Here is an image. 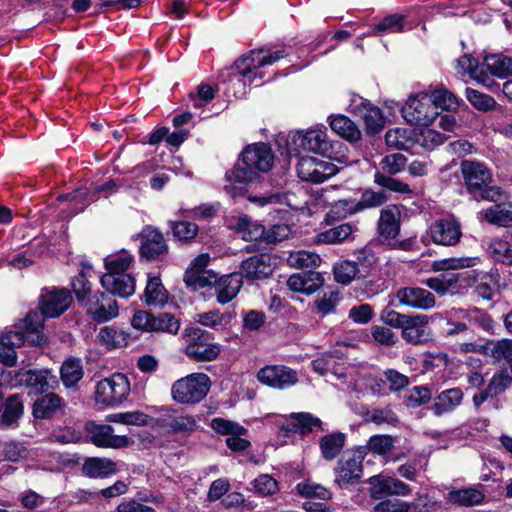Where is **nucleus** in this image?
<instances>
[{
  "mask_svg": "<svg viewBox=\"0 0 512 512\" xmlns=\"http://www.w3.org/2000/svg\"><path fill=\"white\" fill-rule=\"evenodd\" d=\"M229 228L234 230L236 233L242 234V239L244 241L254 242L246 246L245 250L248 253L257 251L259 249L258 244L264 243V225L253 222L251 217L247 214L239 216L234 223L229 225Z\"/></svg>",
  "mask_w": 512,
  "mask_h": 512,
  "instance_id": "nucleus-21",
  "label": "nucleus"
},
{
  "mask_svg": "<svg viewBox=\"0 0 512 512\" xmlns=\"http://www.w3.org/2000/svg\"><path fill=\"white\" fill-rule=\"evenodd\" d=\"M210 387L211 380L208 375L192 373L174 382L171 395L180 404H194L205 398Z\"/></svg>",
  "mask_w": 512,
  "mask_h": 512,
  "instance_id": "nucleus-9",
  "label": "nucleus"
},
{
  "mask_svg": "<svg viewBox=\"0 0 512 512\" xmlns=\"http://www.w3.org/2000/svg\"><path fill=\"white\" fill-rule=\"evenodd\" d=\"M364 457L365 454L360 449L348 452L338 461L335 469V482L340 486L357 483L362 477Z\"/></svg>",
  "mask_w": 512,
  "mask_h": 512,
  "instance_id": "nucleus-18",
  "label": "nucleus"
},
{
  "mask_svg": "<svg viewBox=\"0 0 512 512\" xmlns=\"http://www.w3.org/2000/svg\"><path fill=\"white\" fill-rule=\"evenodd\" d=\"M390 199L386 191H374L371 188L362 190L358 201L353 199H344L336 202L331 213L336 214L338 218H344L347 214L353 215L360 211L380 207Z\"/></svg>",
  "mask_w": 512,
  "mask_h": 512,
  "instance_id": "nucleus-12",
  "label": "nucleus"
},
{
  "mask_svg": "<svg viewBox=\"0 0 512 512\" xmlns=\"http://www.w3.org/2000/svg\"><path fill=\"white\" fill-rule=\"evenodd\" d=\"M391 327L401 329L403 338L413 344H419L431 339L432 333L428 322H388Z\"/></svg>",
  "mask_w": 512,
  "mask_h": 512,
  "instance_id": "nucleus-36",
  "label": "nucleus"
},
{
  "mask_svg": "<svg viewBox=\"0 0 512 512\" xmlns=\"http://www.w3.org/2000/svg\"><path fill=\"white\" fill-rule=\"evenodd\" d=\"M370 494L375 499L385 496H405L411 493L410 487L394 477L384 475L372 476L369 479Z\"/></svg>",
  "mask_w": 512,
  "mask_h": 512,
  "instance_id": "nucleus-24",
  "label": "nucleus"
},
{
  "mask_svg": "<svg viewBox=\"0 0 512 512\" xmlns=\"http://www.w3.org/2000/svg\"><path fill=\"white\" fill-rule=\"evenodd\" d=\"M360 99L361 102L355 106L354 113L362 118L366 133L374 136L384 128L385 117L378 106L362 97Z\"/></svg>",
  "mask_w": 512,
  "mask_h": 512,
  "instance_id": "nucleus-25",
  "label": "nucleus"
},
{
  "mask_svg": "<svg viewBox=\"0 0 512 512\" xmlns=\"http://www.w3.org/2000/svg\"><path fill=\"white\" fill-rule=\"evenodd\" d=\"M401 113L407 123L424 127L433 124L439 115L431 102L429 92L411 95L402 107Z\"/></svg>",
  "mask_w": 512,
  "mask_h": 512,
  "instance_id": "nucleus-11",
  "label": "nucleus"
},
{
  "mask_svg": "<svg viewBox=\"0 0 512 512\" xmlns=\"http://www.w3.org/2000/svg\"><path fill=\"white\" fill-rule=\"evenodd\" d=\"M91 320H111L119 314L118 303L105 291H97L85 298V302L78 303Z\"/></svg>",
  "mask_w": 512,
  "mask_h": 512,
  "instance_id": "nucleus-17",
  "label": "nucleus"
},
{
  "mask_svg": "<svg viewBox=\"0 0 512 512\" xmlns=\"http://www.w3.org/2000/svg\"><path fill=\"white\" fill-rule=\"evenodd\" d=\"M458 64L479 83L485 84V81L489 79L487 72L479 69V60L471 55L465 54L461 56L458 59Z\"/></svg>",
  "mask_w": 512,
  "mask_h": 512,
  "instance_id": "nucleus-61",
  "label": "nucleus"
},
{
  "mask_svg": "<svg viewBox=\"0 0 512 512\" xmlns=\"http://www.w3.org/2000/svg\"><path fill=\"white\" fill-rule=\"evenodd\" d=\"M271 253H258L241 261L238 273L249 282L264 280L272 276L275 268Z\"/></svg>",
  "mask_w": 512,
  "mask_h": 512,
  "instance_id": "nucleus-16",
  "label": "nucleus"
},
{
  "mask_svg": "<svg viewBox=\"0 0 512 512\" xmlns=\"http://www.w3.org/2000/svg\"><path fill=\"white\" fill-rule=\"evenodd\" d=\"M140 239L139 255L147 262H155L168 254V245L163 233L151 225H146L138 234Z\"/></svg>",
  "mask_w": 512,
  "mask_h": 512,
  "instance_id": "nucleus-15",
  "label": "nucleus"
},
{
  "mask_svg": "<svg viewBox=\"0 0 512 512\" xmlns=\"http://www.w3.org/2000/svg\"><path fill=\"white\" fill-rule=\"evenodd\" d=\"M210 427L218 434L227 435H245L247 430L236 422L224 419L214 418L211 420Z\"/></svg>",
  "mask_w": 512,
  "mask_h": 512,
  "instance_id": "nucleus-60",
  "label": "nucleus"
},
{
  "mask_svg": "<svg viewBox=\"0 0 512 512\" xmlns=\"http://www.w3.org/2000/svg\"><path fill=\"white\" fill-rule=\"evenodd\" d=\"M274 163V154L268 143L247 144L239 154L234 166L225 173L228 184L225 192L232 198L243 197L248 186L258 182L263 174L268 173Z\"/></svg>",
  "mask_w": 512,
  "mask_h": 512,
  "instance_id": "nucleus-1",
  "label": "nucleus"
},
{
  "mask_svg": "<svg viewBox=\"0 0 512 512\" xmlns=\"http://www.w3.org/2000/svg\"><path fill=\"white\" fill-rule=\"evenodd\" d=\"M298 158L297 175L304 182L321 184L339 171L338 167L329 161L302 155Z\"/></svg>",
  "mask_w": 512,
  "mask_h": 512,
  "instance_id": "nucleus-13",
  "label": "nucleus"
},
{
  "mask_svg": "<svg viewBox=\"0 0 512 512\" xmlns=\"http://www.w3.org/2000/svg\"><path fill=\"white\" fill-rule=\"evenodd\" d=\"M130 393L128 378L122 373L97 382L94 391V399L97 405L102 407H114L127 399Z\"/></svg>",
  "mask_w": 512,
  "mask_h": 512,
  "instance_id": "nucleus-10",
  "label": "nucleus"
},
{
  "mask_svg": "<svg viewBox=\"0 0 512 512\" xmlns=\"http://www.w3.org/2000/svg\"><path fill=\"white\" fill-rule=\"evenodd\" d=\"M400 211L396 205L381 210L378 220V233L386 240L395 239L400 232Z\"/></svg>",
  "mask_w": 512,
  "mask_h": 512,
  "instance_id": "nucleus-31",
  "label": "nucleus"
},
{
  "mask_svg": "<svg viewBox=\"0 0 512 512\" xmlns=\"http://www.w3.org/2000/svg\"><path fill=\"white\" fill-rule=\"evenodd\" d=\"M484 217L490 224L501 227H512V203L508 207L495 204L485 210Z\"/></svg>",
  "mask_w": 512,
  "mask_h": 512,
  "instance_id": "nucleus-47",
  "label": "nucleus"
},
{
  "mask_svg": "<svg viewBox=\"0 0 512 512\" xmlns=\"http://www.w3.org/2000/svg\"><path fill=\"white\" fill-rule=\"evenodd\" d=\"M87 431L90 434L94 445L101 448L119 449L129 445V438L125 435H115L110 425H99L94 422L87 424Z\"/></svg>",
  "mask_w": 512,
  "mask_h": 512,
  "instance_id": "nucleus-22",
  "label": "nucleus"
},
{
  "mask_svg": "<svg viewBox=\"0 0 512 512\" xmlns=\"http://www.w3.org/2000/svg\"><path fill=\"white\" fill-rule=\"evenodd\" d=\"M394 175H388L386 173L375 172L374 183L380 186L382 191H390L399 194H412L413 191L410 186L393 177Z\"/></svg>",
  "mask_w": 512,
  "mask_h": 512,
  "instance_id": "nucleus-49",
  "label": "nucleus"
},
{
  "mask_svg": "<svg viewBox=\"0 0 512 512\" xmlns=\"http://www.w3.org/2000/svg\"><path fill=\"white\" fill-rule=\"evenodd\" d=\"M72 292L67 287L44 286L40 289L37 306L21 320H48L61 317L73 304Z\"/></svg>",
  "mask_w": 512,
  "mask_h": 512,
  "instance_id": "nucleus-6",
  "label": "nucleus"
},
{
  "mask_svg": "<svg viewBox=\"0 0 512 512\" xmlns=\"http://www.w3.org/2000/svg\"><path fill=\"white\" fill-rule=\"evenodd\" d=\"M290 260L293 265L303 270H314L321 264V258L318 254L309 251H299L295 256L291 255Z\"/></svg>",
  "mask_w": 512,
  "mask_h": 512,
  "instance_id": "nucleus-63",
  "label": "nucleus"
},
{
  "mask_svg": "<svg viewBox=\"0 0 512 512\" xmlns=\"http://www.w3.org/2000/svg\"><path fill=\"white\" fill-rule=\"evenodd\" d=\"M179 329V322H131L129 330H119L114 325L101 328L97 340L108 349H114L126 346L130 339H136L143 333L174 335Z\"/></svg>",
  "mask_w": 512,
  "mask_h": 512,
  "instance_id": "nucleus-3",
  "label": "nucleus"
},
{
  "mask_svg": "<svg viewBox=\"0 0 512 512\" xmlns=\"http://www.w3.org/2000/svg\"><path fill=\"white\" fill-rule=\"evenodd\" d=\"M164 427L172 433H192L198 428L197 419L189 414H178L164 419Z\"/></svg>",
  "mask_w": 512,
  "mask_h": 512,
  "instance_id": "nucleus-45",
  "label": "nucleus"
},
{
  "mask_svg": "<svg viewBox=\"0 0 512 512\" xmlns=\"http://www.w3.org/2000/svg\"><path fill=\"white\" fill-rule=\"evenodd\" d=\"M446 499L451 504L470 507L480 504L484 499V494L479 489L469 487L448 492Z\"/></svg>",
  "mask_w": 512,
  "mask_h": 512,
  "instance_id": "nucleus-39",
  "label": "nucleus"
},
{
  "mask_svg": "<svg viewBox=\"0 0 512 512\" xmlns=\"http://www.w3.org/2000/svg\"><path fill=\"white\" fill-rule=\"evenodd\" d=\"M331 130L342 139L354 144L361 140L362 134L358 126L343 114L331 115L329 118Z\"/></svg>",
  "mask_w": 512,
  "mask_h": 512,
  "instance_id": "nucleus-33",
  "label": "nucleus"
},
{
  "mask_svg": "<svg viewBox=\"0 0 512 512\" xmlns=\"http://www.w3.org/2000/svg\"><path fill=\"white\" fill-rule=\"evenodd\" d=\"M407 157L402 153H392L385 155L380 161V169L376 172L396 175L405 170Z\"/></svg>",
  "mask_w": 512,
  "mask_h": 512,
  "instance_id": "nucleus-54",
  "label": "nucleus"
},
{
  "mask_svg": "<svg viewBox=\"0 0 512 512\" xmlns=\"http://www.w3.org/2000/svg\"><path fill=\"white\" fill-rule=\"evenodd\" d=\"M23 402L18 395H12L6 400L2 421L5 425L10 426L21 417L23 414Z\"/></svg>",
  "mask_w": 512,
  "mask_h": 512,
  "instance_id": "nucleus-57",
  "label": "nucleus"
},
{
  "mask_svg": "<svg viewBox=\"0 0 512 512\" xmlns=\"http://www.w3.org/2000/svg\"><path fill=\"white\" fill-rule=\"evenodd\" d=\"M168 225L173 233V236L179 241L189 242L193 240L198 233V225L190 221H172Z\"/></svg>",
  "mask_w": 512,
  "mask_h": 512,
  "instance_id": "nucleus-55",
  "label": "nucleus"
},
{
  "mask_svg": "<svg viewBox=\"0 0 512 512\" xmlns=\"http://www.w3.org/2000/svg\"><path fill=\"white\" fill-rule=\"evenodd\" d=\"M367 448L374 454L386 455L394 448V439L389 435H374L370 437Z\"/></svg>",
  "mask_w": 512,
  "mask_h": 512,
  "instance_id": "nucleus-64",
  "label": "nucleus"
},
{
  "mask_svg": "<svg viewBox=\"0 0 512 512\" xmlns=\"http://www.w3.org/2000/svg\"><path fill=\"white\" fill-rule=\"evenodd\" d=\"M82 471L91 478H104L115 474L117 467L109 458L92 457L84 461Z\"/></svg>",
  "mask_w": 512,
  "mask_h": 512,
  "instance_id": "nucleus-37",
  "label": "nucleus"
},
{
  "mask_svg": "<svg viewBox=\"0 0 512 512\" xmlns=\"http://www.w3.org/2000/svg\"><path fill=\"white\" fill-rule=\"evenodd\" d=\"M408 132L407 129L399 127L389 129L385 134L386 145L397 150H408V143L410 142Z\"/></svg>",
  "mask_w": 512,
  "mask_h": 512,
  "instance_id": "nucleus-59",
  "label": "nucleus"
},
{
  "mask_svg": "<svg viewBox=\"0 0 512 512\" xmlns=\"http://www.w3.org/2000/svg\"><path fill=\"white\" fill-rule=\"evenodd\" d=\"M429 97H431V102L435 106L436 112H440L439 109H441V111L456 113L461 105H465L461 98L457 97L442 84L431 90Z\"/></svg>",
  "mask_w": 512,
  "mask_h": 512,
  "instance_id": "nucleus-35",
  "label": "nucleus"
},
{
  "mask_svg": "<svg viewBox=\"0 0 512 512\" xmlns=\"http://www.w3.org/2000/svg\"><path fill=\"white\" fill-rule=\"evenodd\" d=\"M333 274L335 281L342 285H348L354 280L357 282L361 276L357 263L351 260H342L335 264Z\"/></svg>",
  "mask_w": 512,
  "mask_h": 512,
  "instance_id": "nucleus-48",
  "label": "nucleus"
},
{
  "mask_svg": "<svg viewBox=\"0 0 512 512\" xmlns=\"http://www.w3.org/2000/svg\"><path fill=\"white\" fill-rule=\"evenodd\" d=\"M464 393L460 388H451L439 393L432 405V411L435 416H442L453 412L463 401Z\"/></svg>",
  "mask_w": 512,
  "mask_h": 512,
  "instance_id": "nucleus-34",
  "label": "nucleus"
},
{
  "mask_svg": "<svg viewBox=\"0 0 512 512\" xmlns=\"http://www.w3.org/2000/svg\"><path fill=\"white\" fill-rule=\"evenodd\" d=\"M476 257H450L435 260L431 264V270L434 272L457 270L462 268H470L476 265Z\"/></svg>",
  "mask_w": 512,
  "mask_h": 512,
  "instance_id": "nucleus-51",
  "label": "nucleus"
},
{
  "mask_svg": "<svg viewBox=\"0 0 512 512\" xmlns=\"http://www.w3.org/2000/svg\"><path fill=\"white\" fill-rule=\"evenodd\" d=\"M100 283L104 291L111 295L113 299L128 298L135 292L136 280L132 275L111 276L110 274H102Z\"/></svg>",
  "mask_w": 512,
  "mask_h": 512,
  "instance_id": "nucleus-27",
  "label": "nucleus"
},
{
  "mask_svg": "<svg viewBox=\"0 0 512 512\" xmlns=\"http://www.w3.org/2000/svg\"><path fill=\"white\" fill-rule=\"evenodd\" d=\"M397 298L403 305L427 310L435 305V296L429 290L419 287H404L397 291Z\"/></svg>",
  "mask_w": 512,
  "mask_h": 512,
  "instance_id": "nucleus-29",
  "label": "nucleus"
},
{
  "mask_svg": "<svg viewBox=\"0 0 512 512\" xmlns=\"http://www.w3.org/2000/svg\"><path fill=\"white\" fill-rule=\"evenodd\" d=\"M318 155L326 157L331 161L346 163L348 161V147L339 140H328L327 137L322 143Z\"/></svg>",
  "mask_w": 512,
  "mask_h": 512,
  "instance_id": "nucleus-46",
  "label": "nucleus"
},
{
  "mask_svg": "<svg viewBox=\"0 0 512 512\" xmlns=\"http://www.w3.org/2000/svg\"><path fill=\"white\" fill-rule=\"evenodd\" d=\"M484 65L491 75L498 78H506L512 75V57L501 53L486 55Z\"/></svg>",
  "mask_w": 512,
  "mask_h": 512,
  "instance_id": "nucleus-42",
  "label": "nucleus"
},
{
  "mask_svg": "<svg viewBox=\"0 0 512 512\" xmlns=\"http://www.w3.org/2000/svg\"><path fill=\"white\" fill-rule=\"evenodd\" d=\"M217 274L213 270L186 269L183 281L188 289L197 291L206 287H213Z\"/></svg>",
  "mask_w": 512,
  "mask_h": 512,
  "instance_id": "nucleus-40",
  "label": "nucleus"
},
{
  "mask_svg": "<svg viewBox=\"0 0 512 512\" xmlns=\"http://www.w3.org/2000/svg\"><path fill=\"white\" fill-rule=\"evenodd\" d=\"M287 55L288 54L286 53V51L284 49L276 50L267 55H264L257 61L256 64L250 63L248 65H245V67H243V69H242V72H240V76L243 79L248 80L249 83L252 84L256 78H260V79L263 78V73L257 72L258 68H261V67H264L267 65H272L273 63L277 62L278 60L285 58Z\"/></svg>",
  "mask_w": 512,
  "mask_h": 512,
  "instance_id": "nucleus-38",
  "label": "nucleus"
},
{
  "mask_svg": "<svg viewBox=\"0 0 512 512\" xmlns=\"http://www.w3.org/2000/svg\"><path fill=\"white\" fill-rule=\"evenodd\" d=\"M141 300L147 306H154L159 308L167 307V311L163 312L156 317L153 313L148 311H137L131 320H181L184 313L178 305L174 297H170L167 289L162 283L159 276H151L147 280Z\"/></svg>",
  "mask_w": 512,
  "mask_h": 512,
  "instance_id": "nucleus-5",
  "label": "nucleus"
},
{
  "mask_svg": "<svg viewBox=\"0 0 512 512\" xmlns=\"http://www.w3.org/2000/svg\"><path fill=\"white\" fill-rule=\"evenodd\" d=\"M354 227L349 223H343L321 233L325 243L335 244L347 240L353 233Z\"/></svg>",
  "mask_w": 512,
  "mask_h": 512,
  "instance_id": "nucleus-62",
  "label": "nucleus"
},
{
  "mask_svg": "<svg viewBox=\"0 0 512 512\" xmlns=\"http://www.w3.org/2000/svg\"><path fill=\"white\" fill-rule=\"evenodd\" d=\"M462 187L470 199L477 202H497L504 191L500 186L493 185L491 170L482 162L464 159L460 162Z\"/></svg>",
  "mask_w": 512,
  "mask_h": 512,
  "instance_id": "nucleus-2",
  "label": "nucleus"
},
{
  "mask_svg": "<svg viewBox=\"0 0 512 512\" xmlns=\"http://www.w3.org/2000/svg\"><path fill=\"white\" fill-rule=\"evenodd\" d=\"M385 288V280L380 277L369 278L368 276H360L356 282L355 290L362 295L370 298L377 295Z\"/></svg>",
  "mask_w": 512,
  "mask_h": 512,
  "instance_id": "nucleus-56",
  "label": "nucleus"
},
{
  "mask_svg": "<svg viewBox=\"0 0 512 512\" xmlns=\"http://www.w3.org/2000/svg\"><path fill=\"white\" fill-rule=\"evenodd\" d=\"M181 338L185 342V354L192 360L209 362L215 360L220 354L219 345L211 342L209 333L198 326L187 325Z\"/></svg>",
  "mask_w": 512,
  "mask_h": 512,
  "instance_id": "nucleus-8",
  "label": "nucleus"
},
{
  "mask_svg": "<svg viewBox=\"0 0 512 512\" xmlns=\"http://www.w3.org/2000/svg\"><path fill=\"white\" fill-rule=\"evenodd\" d=\"M324 285L322 273L314 270H303L292 274L287 280V286L291 291L303 294H313Z\"/></svg>",
  "mask_w": 512,
  "mask_h": 512,
  "instance_id": "nucleus-28",
  "label": "nucleus"
},
{
  "mask_svg": "<svg viewBox=\"0 0 512 512\" xmlns=\"http://www.w3.org/2000/svg\"><path fill=\"white\" fill-rule=\"evenodd\" d=\"M512 384V371H508L507 369H502L496 372L492 378L490 379L487 388L489 392L492 393V396L496 397L506 389L510 387Z\"/></svg>",
  "mask_w": 512,
  "mask_h": 512,
  "instance_id": "nucleus-58",
  "label": "nucleus"
},
{
  "mask_svg": "<svg viewBox=\"0 0 512 512\" xmlns=\"http://www.w3.org/2000/svg\"><path fill=\"white\" fill-rule=\"evenodd\" d=\"M292 422L287 425V432L299 431L302 434L312 432L315 428L321 429L322 421L306 412L292 413Z\"/></svg>",
  "mask_w": 512,
  "mask_h": 512,
  "instance_id": "nucleus-44",
  "label": "nucleus"
},
{
  "mask_svg": "<svg viewBox=\"0 0 512 512\" xmlns=\"http://www.w3.org/2000/svg\"><path fill=\"white\" fill-rule=\"evenodd\" d=\"M476 282V276H471L468 272L446 273L437 277L427 279L426 285L439 295H445L448 291H457L464 286H470Z\"/></svg>",
  "mask_w": 512,
  "mask_h": 512,
  "instance_id": "nucleus-23",
  "label": "nucleus"
},
{
  "mask_svg": "<svg viewBox=\"0 0 512 512\" xmlns=\"http://www.w3.org/2000/svg\"><path fill=\"white\" fill-rule=\"evenodd\" d=\"M345 441L346 435L342 432H335L323 436L319 441V446L324 459H335L342 451Z\"/></svg>",
  "mask_w": 512,
  "mask_h": 512,
  "instance_id": "nucleus-43",
  "label": "nucleus"
},
{
  "mask_svg": "<svg viewBox=\"0 0 512 512\" xmlns=\"http://www.w3.org/2000/svg\"><path fill=\"white\" fill-rule=\"evenodd\" d=\"M412 28L405 15L394 13L385 16L378 23L372 25L369 35L381 36L385 33H403Z\"/></svg>",
  "mask_w": 512,
  "mask_h": 512,
  "instance_id": "nucleus-32",
  "label": "nucleus"
},
{
  "mask_svg": "<svg viewBox=\"0 0 512 512\" xmlns=\"http://www.w3.org/2000/svg\"><path fill=\"white\" fill-rule=\"evenodd\" d=\"M428 235L437 245L455 246L460 242L462 230L457 220L443 218L435 220L429 226Z\"/></svg>",
  "mask_w": 512,
  "mask_h": 512,
  "instance_id": "nucleus-19",
  "label": "nucleus"
},
{
  "mask_svg": "<svg viewBox=\"0 0 512 512\" xmlns=\"http://www.w3.org/2000/svg\"><path fill=\"white\" fill-rule=\"evenodd\" d=\"M326 137V130L310 129L307 131H292L287 136V151L291 156L295 157H300L302 152L319 154L322 143Z\"/></svg>",
  "mask_w": 512,
  "mask_h": 512,
  "instance_id": "nucleus-14",
  "label": "nucleus"
},
{
  "mask_svg": "<svg viewBox=\"0 0 512 512\" xmlns=\"http://www.w3.org/2000/svg\"><path fill=\"white\" fill-rule=\"evenodd\" d=\"M45 341L42 322H22L0 337V363L13 367L17 363L15 347L25 344L41 346Z\"/></svg>",
  "mask_w": 512,
  "mask_h": 512,
  "instance_id": "nucleus-4",
  "label": "nucleus"
},
{
  "mask_svg": "<svg viewBox=\"0 0 512 512\" xmlns=\"http://www.w3.org/2000/svg\"><path fill=\"white\" fill-rule=\"evenodd\" d=\"M243 286L242 276L238 272L216 276L213 288L215 289L216 300L219 304L231 302Z\"/></svg>",
  "mask_w": 512,
  "mask_h": 512,
  "instance_id": "nucleus-26",
  "label": "nucleus"
},
{
  "mask_svg": "<svg viewBox=\"0 0 512 512\" xmlns=\"http://www.w3.org/2000/svg\"><path fill=\"white\" fill-rule=\"evenodd\" d=\"M257 379L264 385L275 389H285L298 381L297 373L283 365H268L257 373Z\"/></svg>",
  "mask_w": 512,
  "mask_h": 512,
  "instance_id": "nucleus-20",
  "label": "nucleus"
},
{
  "mask_svg": "<svg viewBox=\"0 0 512 512\" xmlns=\"http://www.w3.org/2000/svg\"><path fill=\"white\" fill-rule=\"evenodd\" d=\"M58 378L48 369L6 371L0 367V386L11 388L26 387L36 393L54 390L58 386Z\"/></svg>",
  "mask_w": 512,
  "mask_h": 512,
  "instance_id": "nucleus-7",
  "label": "nucleus"
},
{
  "mask_svg": "<svg viewBox=\"0 0 512 512\" xmlns=\"http://www.w3.org/2000/svg\"><path fill=\"white\" fill-rule=\"evenodd\" d=\"M81 269L71 279V292L75 295L77 303L85 302V298L92 292L90 278L94 277L95 271L88 261L80 262Z\"/></svg>",
  "mask_w": 512,
  "mask_h": 512,
  "instance_id": "nucleus-30",
  "label": "nucleus"
},
{
  "mask_svg": "<svg viewBox=\"0 0 512 512\" xmlns=\"http://www.w3.org/2000/svg\"><path fill=\"white\" fill-rule=\"evenodd\" d=\"M465 97L476 110L481 112L493 111L497 105L492 96L470 87L465 89Z\"/></svg>",
  "mask_w": 512,
  "mask_h": 512,
  "instance_id": "nucleus-52",
  "label": "nucleus"
},
{
  "mask_svg": "<svg viewBox=\"0 0 512 512\" xmlns=\"http://www.w3.org/2000/svg\"><path fill=\"white\" fill-rule=\"evenodd\" d=\"M62 405L61 398L54 394L48 393L38 398L33 405V416L36 419H49Z\"/></svg>",
  "mask_w": 512,
  "mask_h": 512,
  "instance_id": "nucleus-41",
  "label": "nucleus"
},
{
  "mask_svg": "<svg viewBox=\"0 0 512 512\" xmlns=\"http://www.w3.org/2000/svg\"><path fill=\"white\" fill-rule=\"evenodd\" d=\"M83 377V368L80 360L68 359L61 367V379L66 387L76 385Z\"/></svg>",
  "mask_w": 512,
  "mask_h": 512,
  "instance_id": "nucleus-53",
  "label": "nucleus"
},
{
  "mask_svg": "<svg viewBox=\"0 0 512 512\" xmlns=\"http://www.w3.org/2000/svg\"><path fill=\"white\" fill-rule=\"evenodd\" d=\"M133 261V256L126 252L119 256H108L104 258L105 274H110L111 276L129 275L127 270L130 268Z\"/></svg>",
  "mask_w": 512,
  "mask_h": 512,
  "instance_id": "nucleus-50",
  "label": "nucleus"
}]
</instances>
